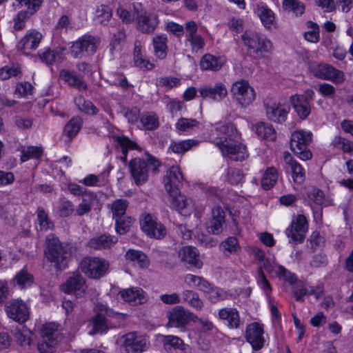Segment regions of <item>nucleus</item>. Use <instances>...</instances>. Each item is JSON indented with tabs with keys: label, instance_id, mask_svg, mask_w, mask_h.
Here are the masks:
<instances>
[{
	"label": "nucleus",
	"instance_id": "f257e3e1",
	"mask_svg": "<svg viewBox=\"0 0 353 353\" xmlns=\"http://www.w3.org/2000/svg\"><path fill=\"white\" fill-rule=\"evenodd\" d=\"M44 255L50 263H53L57 270H62L67 266L70 251L67 245L61 243L54 234H49L46 238Z\"/></svg>",
	"mask_w": 353,
	"mask_h": 353
},
{
	"label": "nucleus",
	"instance_id": "f03ea898",
	"mask_svg": "<svg viewBox=\"0 0 353 353\" xmlns=\"http://www.w3.org/2000/svg\"><path fill=\"white\" fill-rule=\"evenodd\" d=\"M160 162L154 157L148 155L145 159L134 158L129 162L130 174L137 185L145 183L148 179V172H159Z\"/></svg>",
	"mask_w": 353,
	"mask_h": 353
},
{
	"label": "nucleus",
	"instance_id": "7ed1b4c3",
	"mask_svg": "<svg viewBox=\"0 0 353 353\" xmlns=\"http://www.w3.org/2000/svg\"><path fill=\"white\" fill-rule=\"evenodd\" d=\"M241 39L248 51L257 57H263L273 49L272 42L264 35L256 32L246 30L241 35Z\"/></svg>",
	"mask_w": 353,
	"mask_h": 353
},
{
	"label": "nucleus",
	"instance_id": "20e7f679",
	"mask_svg": "<svg viewBox=\"0 0 353 353\" xmlns=\"http://www.w3.org/2000/svg\"><path fill=\"white\" fill-rule=\"evenodd\" d=\"M133 7L137 29L143 34L153 33L159 24L158 15L148 11L141 3H134Z\"/></svg>",
	"mask_w": 353,
	"mask_h": 353
},
{
	"label": "nucleus",
	"instance_id": "39448f33",
	"mask_svg": "<svg viewBox=\"0 0 353 353\" xmlns=\"http://www.w3.org/2000/svg\"><path fill=\"white\" fill-rule=\"evenodd\" d=\"M101 43V39L91 34H85L74 41L70 47L71 54L77 59L94 54Z\"/></svg>",
	"mask_w": 353,
	"mask_h": 353
},
{
	"label": "nucleus",
	"instance_id": "423d86ee",
	"mask_svg": "<svg viewBox=\"0 0 353 353\" xmlns=\"http://www.w3.org/2000/svg\"><path fill=\"white\" fill-rule=\"evenodd\" d=\"M311 141V132L303 130H296L291 135L290 149L301 160H308L312 157V152L307 148Z\"/></svg>",
	"mask_w": 353,
	"mask_h": 353
},
{
	"label": "nucleus",
	"instance_id": "0eeeda50",
	"mask_svg": "<svg viewBox=\"0 0 353 353\" xmlns=\"http://www.w3.org/2000/svg\"><path fill=\"white\" fill-rule=\"evenodd\" d=\"M214 145L219 148L223 157H228L232 161H241L248 156L245 145L237 140L230 141V140L220 139L214 141Z\"/></svg>",
	"mask_w": 353,
	"mask_h": 353
},
{
	"label": "nucleus",
	"instance_id": "6e6552de",
	"mask_svg": "<svg viewBox=\"0 0 353 353\" xmlns=\"http://www.w3.org/2000/svg\"><path fill=\"white\" fill-rule=\"evenodd\" d=\"M231 92L242 107L250 105L255 99V91L249 83L243 79L236 81L233 83Z\"/></svg>",
	"mask_w": 353,
	"mask_h": 353
},
{
	"label": "nucleus",
	"instance_id": "1a4fd4ad",
	"mask_svg": "<svg viewBox=\"0 0 353 353\" xmlns=\"http://www.w3.org/2000/svg\"><path fill=\"white\" fill-rule=\"evenodd\" d=\"M109 267V263L99 257H85L81 263V268L88 276L99 279L103 276Z\"/></svg>",
	"mask_w": 353,
	"mask_h": 353
},
{
	"label": "nucleus",
	"instance_id": "9d476101",
	"mask_svg": "<svg viewBox=\"0 0 353 353\" xmlns=\"http://www.w3.org/2000/svg\"><path fill=\"white\" fill-rule=\"evenodd\" d=\"M97 313L92 318V329L89 331L90 335L103 333L108 329L106 317L114 316L118 314L112 309L103 304H99L96 306Z\"/></svg>",
	"mask_w": 353,
	"mask_h": 353
},
{
	"label": "nucleus",
	"instance_id": "9b49d317",
	"mask_svg": "<svg viewBox=\"0 0 353 353\" xmlns=\"http://www.w3.org/2000/svg\"><path fill=\"white\" fill-rule=\"evenodd\" d=\"M308 229V223L306 217L303 214H299L294 217L290 225L285 230V234L292 241L301 243L305 238V234Z\"/></svg>",
	"mask_w": 353,
	"mask_h": 353
},
{
	"label": "nucleus",
	"instance_id": "f8f14e48",
	"mask_svg": "<svg viewBox=\"0 0 353 353\" xmlns=\"http://www.w3.org/2000/svg\"><path fill=\"white\" fill-rule=\"evenodd\" d=\"M8 316L19 324L24 323L29 319L30 309L27 304L20 299H12L5 305Z\"/></svg>",
	"mask_w": 353,
	"mask_h": 353
},
{
	"label": "nucleus",
	"instance_id": "ddd939ff",
	"mask_svg": "<svg viewBox=\"0 0 353 353\" xmlns=\"http://www.w3.org/2000/svg\"><path fill=\"white\" fill-rule=\"evenodd\" d=\"M119 343L127 353H141L148 349V341L136 332H129L119 339Z\"/></svg>",
	"mask_w": 353,
	"mask_h": 353
},
{
	"label": "nucleus",
	"instance_id": "4468645a",
	"mask_svg": "<svg viewBox=\"0 0 353 353\" xmlns=\"http://www.w3.org/2000/svg\"><path fill=\"white\" fill-rule=\"evenodd\" d=\"M140 223L142 230L150 238L161 239L167 234L165 227L150 214L143 215Z\"/></svg>",
	"mask_w": 353,
	"mask_h": 353
},
{
	"label": "nucleus",
	"instance_id": "2eb2a0df",
	"mask_svg": "<svg viewBox=\"0 0 353 353\" xmlns=\"http://www.w3.org/2000/svg\"><path fill=\"white\" fill-rule=\"evenodd\" d=\"M183 176L179 166H172L167 172L163 181L170 196L179 194Z\"/></svg>",
	"mask_w": 353,
	"mask_h": 353
},
{
	"label": "nucleus",
	"instance_id": "dca6fc26",
	"mask_svg": "<svg viewBox=\"0 0 353 353\" xmlns=\"http://www.w3.org/2000/svg\"><path fill=\"white\" fill-rule=\"evenodd\" d=\"M263 333V325L258 323H252L247 326L245 338L254 350H259L264 346Z\"/></svg>",
	"mask_w": 353,
	"mask_h": 353
},
{
	"label": "nucleus",
	"instance_id": "f3484780",
	"mask_svg": "<svg viewBox=\"0 0 353 353\" xmlns=\"http://www.w3.org/2000/svg\"><path fill=\"white\" fill-rule=\"evenodd\" d=\"M314 75L319 79L332 81L336 83H342L344 80V74L330 65L320 63L312 68Z\"/></svg>",
	"mask_w": 353,
	"mask_h": 353
},
{
	"label": "nucleus",
	"instance_id": "a211bd4d",
	"mask_svg": "<svg viewBox=\"0 0 353 353\" xmlns=\"http://www.w3.org/2000/svg\"><path fill=\"white\" fill-rule=\"evenodd\" d=\"M168 327H179L187 324L190 320H194L198 317L192 313L185 310L181 306H176L172 309L168 314Z\"/></svg>",
	"mask_w": 353,
	"mask_h": 353
},
{
	"label": "nucleus",
	"instance_id": "6ab92c4d",
	"mask_svg": "<svg viewBox=\"0 0 353 353\" xmlns=\"http://www.w3.org/2000/svg\"><path fill=\"white\" fill-rule=\"evenodd\" d=\"M264 106L268 118L274 122L283 123L285 121L288 110L284 106L276 103V100L268 97L264 100Z\"/></svg>",
	"mask_w": 353,
	"mask_h": 353
},
{
	"label": "nucleus",
	"instance_id": "aec40b11",
	"mask_svg": "<svg viewBox=\"0 0 353 353\" xmlns=\"http://www.w3.org/2000/svg\"><path fill=\"white\" fill-rule=\"evenodd\" d=\"M292 294L299 302L304 301V296L314 295L316 299L323 295V289L321 285L307 288L302 281L296 282L292 289Z\"/></svg>",
	"mask_w": 353,
	"mask_h": 353
},
{
	"label": "nucleus",
	"instance_id": "412c9836",
	"mask_svg": "<svg viewBox=\"0 0 353 353\" xmlns=\"http://www.w3.org/2000/svg\"><path fill=\"white\" fill-rule=\"evenodd\" d=\"M85 279L80 274H74L62 285V290L67 294L74 293L77 297H81L85 290Z\"/></svg>",
	"mask_w": 353,
	"mask_h": 353
},
{
	"label": "nucleus",
	"instance_id": "4be33fe9",
	"mask_svg": "<svg viewBox=\"0 0 353 353\" xmlns=\"http://www.w3.org/2000/svg\"><path fill=\"white\" fill-rule=\"evenodd\" d=\"M119 294L124 301L132 305H141L148 301L146 292L139 287H132L122 290L119 292Z\"/></svg>",
	"mask_w": 353,
	"mask_h": 353
},
{
	"label": "nucleus",
	"instance_id": "5701e85b",
	"mask_svg": "<svg viewBox=\"0 0 353 353\" xmlns=\"http://www.w3.org/2000/svg\"><path fill=\"white\" fill-rule=\"evenodd\" d=\"M42 39V34L35 30H29L25 36L20 40L17 47L23 53H28L29 51L35 50Z\"/></svg>",
	"mask_w": 353,
	"mask_h": 353
},
{
	"label": "nucleus",
	"instance_id": "b1692460",
	"mask_svg": "<svg viewBox=\"0 0 353 353\" xmlns=\"http://www.w3.org/2000/svg\"><path fill=\"white\" fill-rule=\"evenodd\" d=\"M59 77L69 86L74 88L79 91L88 89V85L83 77L81 74H78L74 70L63 69L59 72Z\"/></svg>",
	"mask_w": 353,
	"mask_h": 353
},
{
	"label": "nucleus",
	"instance_id": "393cba45",
	"mask_svg": "<svg viewBox=\"0 0 353 353\" xmlns=\"http://www.w3.org/2000/svg\"><path fill=\"white\" fill-rule=\"evenodd\" d=\"M219 319L226 323L230 329H239L241 326L239 312L236 308L225 307L218 312Z\"/></svg>",
	"mask_w": 353,
	"mask_h": 353
},
{
	"label": "nucleus",
	"instance_id": "a878e982",
	"mask_svg": "<svg viewBox=\"0 0 353 353\" xmlns=\"http://www.w3.org/2000/svg\"><path fill=\"white\" fill-rule=\"evenodd\" d=\"M198 250L192 246H184L179 252L181 260L197 269L201 268L203 262L199 259Z\"/></svg>",
	"mask_w": 353,
	"mask_h": 353
},
{
	"label": "nucleus",
	"instance_id": "bb28decb",
	"mask_svg": "<svg viewBox=\"0 0 353 353\" xmlns=\"http://www.w3.org/2000/svg\"><path fill=\"white\" fill-rule=\"evenodd\" d=\"M171 208L178 211L180 214L186 215L190 214L193 210L192 199L188 198L185 195L179 194L170 196Z\"/></svg>",
	"mask_w": 353,
	"mask_h": 353
},
{
	"label": "nucleus",
	"instance_id": "cd10ccee",
	"mask_svg": "<svg viewBox=\"0 0 353 353\" xmlns=\"http://www.w3.org/2000/svg\"><path fill=\"white\" fill-rule=\"evenodd\" d=\"M283 159L288 168L292 172V176L296 183H302L305 179V171L300 163L293 159L288 152L283 153Z\"/></svg>",
	"mask_w": 353,
	"mask_h": 353
},
{
	"label": "nucleus",
	"instance_id": "c85d7f7f",
	"mask_svg": "<svg viewBox=\"0 0 353 353\" xmlns=\"http://www.w3.org/2000/svg\"><path fill=\"white\" fill-rule=\"evenodd\" d=\"M199 92L203 98H210L218 101H221L228 94L226 87L222 83H216L213 88H201Z\"/></svg>",
	"mask_w": 353,
	"mask_h": 353
},
{
	"label": "nucleus",
	"instance_id": "c756f323",
	"mask_svg": "<svg viewBox=\"0 0 353 353\" xmlns=\"http://www.w3.org/2000/svg\"><path fill=\"white\" fill-rule=\"evenodd\" d=\"M143 43L140 40H135L134 43L133 62L136 67L143 70H151L154 68V63L143 57Z\"/></svg>",
	"mask_w": 353,
	"mask_h": 353
},
{
	"label": "nucleus",
	"instance_id": "7c9ffc66",
	"mask_svg": "<svg viewBox=\"0 0 353 353\" xmlns=\"http://www.w3.org/2000/svg\"><path fill=\"white\" fill-rule=\"evenodd\" d=\"M225 223V212L218 206L212 210V219L208 225L209 232L213 234H219L223 231V225Z\"/></svg>",
	"mask_w": 353,
	"mask_h": 353
},
{
	"label": "nucleus",
	"instance_id": "2f4dec72",
	"mask_svg": "<svg viewBox=\"0 0 353 353\" xmlns=\"http://www.w3.org/2000/svg\"><path fill=\"white\" fill-rule=\"evenodd\" d=\"M118 241V238L110 234H103L90 239L88 245L94 250L109 249Z\"/></svg>",
	"mask_w": 353,
	"mask_h": 353
},
{
	"label": "nucleus",
	"instance_id": "473e14b6",
	"mask_svg": "<svg viewBox=\"0 0 353 353\" xmlns=\"http://www.w3.org/2000/svg\"><path fill=\"white\" fill-rule=\"evenodd\" d=\"M116 141L118 144L117 150L121 152V155L119 156L118 159L125 163L127 162L128 150H140L138 144L126 136H118L116 137Z\"/></svg>",
	"mask_w": 353,
	"mask_h": 353
},
{
	"label": "nucleus",
	"instance_id": "72a5a7b5",
	"mask_svg": "<svg viewBox=\"0 0 353 353\" xmlns=\"http://www.w3.org/2000/svg\"><path fill=\"white\" fill-rule=\"evenodd\" d=\"M63 48L51 50L45 48L38 52V57L41 62L47 65H52L54 63L62 61L63 59Z\"/></svg>",
	"mask_w": 353,
	"mask_h": 353
},
{
	"label": "nucleus",
	"instance_id": "f704fd0d",
	"mask_svg": "<svg viewBox=\"0 0 353 353\" xmlns=\"http://www.w3.org/2000/svg\"><path fill=\"white\" fill-rule=\"evenodd\" d=\"M216 135L217 137L214 139L213 143L214 141H219L220 139L227 141H234L236 140L239 137L238 132L233 123H228L224 125H221L219 127H216Z\"/></svg>",
	"mask_w": 353,
	"mask_h": 353
},
{
	"label": "nucleus",
	"instance_id": "c9c22d12",
	"mask_svg": "<svg viewBox=\"0 0 353 353\" xmlns=\"http://www.w3.org/2000/svg\"><path fill=\"white\" fill-rule=\"evenodd\" d=\"M168 37L165 34H157L152 39L154 55L159 59H164L168 54Z\"/></svg>",
	"mask_w": 353,
	"mask_h": 353
},
{
	"label": "nucleus",
	"instance_id": "e433bc0d",
	"mask_svg": "<svg viewBox=\"0 0 353 353\" xmlns=\"http://www.w3.org/2000/svg\"><path fill=\"white\" fill-rule=\"evenodd\" d=\"M223 64L221 57H217L210 54L203 55L200 61L199 65L202 70L217 71Z\"/></svg>",
	"mask_w": 353,
	"mask_h": 353
},
{
	"label": "nucleus",
	"instance_id": "4c0bfd02",
	"mask_svg": "<svg viewBox=\"0 0 353 353\" xmlns=\"http://www.w3.org/2000/svg\"><path fill=\"white\" fill-rule=\"evenodd\" d=\"M291 102L298 116L301 119H305L310 114L311 104L305 101L303 97H291Z\"/></svg>",
	"mask_w": 353,
	"mask_h": 353
},
{
	"label": "nucleus",
	"instance_id": "58836bf2",
	"mask_svg": "<svg viewBox=\"0 0 353 353\" xmlns=\"http://www.w3.org/2000/svg\"><path fill=\"white\" fill-rule=\"evenodd\" d=\"M34 276L23 268L17 273L12 279L14 285H18L21 289L30 287L34 283Z\"/></svg>",
	"mask_w": 353,
	"mask_h": 353
},
{
	"label": "nucleus",
	"instance_id": "ea45409f",
	"mask_svg": "<svg viewBox=\"0 0 353 353\" xmlns=\"http://www.w3.org/2000/svg\"><path fill=\"white\" fill-rule=\"evenodd\" d=\"M12 333L21 346H28L31 343L32 332L25 326H17L12 330Z\"/></svg>",
	"mask_w": 353,
	"mask_h": 353
},
{
	"label": "nucleus",
	"instance_id": "a19ab883",
	"mask_svg": "<svg viewBox=\"0 0 353 353\" xmlns=\"http://www.w3.org/2000/svg\"><path fill=\"white\" fill-rule=\"evenodd\" d=\"M256 13L265 27L270 28L274 23V14L265 4L263 3L258 4Z\"/></svg>",
	"mask_w": 353,
	"mask_h": 353
},
{
	"label": "nucleus",
	"instance_id": "79ce46f5",
	"mask_svg": "<svg viewBox=\"0 0 353 353\" xmlns=\"http://www.w3.org/2000/svg\"><path fill=\"white\" fill-rule=\"evenodd\" d=\"M199 141L195 139H187L181 141H172L169 150L176 154H183L199 145Z\"/></svg>",
	"mask_w": 353,
	"mask_h": 353
},
{
	"label": "nucleus",
	"instance_id": "37998d69",
	"mask_svg": "<svg viewBox=\"0 0 353 353\" xmlns=\"http://www.w3.org/2000/svg\"><path fill=\"white\" fill-rule=\"evenodd\" d=\"M112 10L108 6L100 5L96 7L94 13V21L101 25H106L112 18Z\"/></svg>",
	"mask_w": 353,
	"mask_h": 353
},
{
	"label": "nucleus",
	"instance_id": "c03bdc74",
	"mask_svg": "<svg viewBox=\"0 0 353 353\" xmlns=\"http://www.w3.org/2000/svg\"><path fill=\"white\" fill-rule=\"evenodd\" d=\"M185 283L190 287L197 288L199 290L205 292L209 288L210 283L203 277L188 274L184 278Z\"/></svg>",
	"mask_w": 353,
	"mask_h": 353
},
{
	"label": "nucleus",
	"instance_id": "a18cd8bd",
	"mask_svg": "<svg viewBox=\"0 0 353 353\" xmlns=\"http://www.w3.org/2000/svg\"><path fill=\"white\" fill-rule=\"evenodd\" d=\"M41 336L51 343L58 342L59 332L58 325L54 323H49L43 325L41 330Z\"/></svg>",
	"mask_w": 353,
	"mask_h": 353
},
{
	"label": "nucleus",
	"instance_id": "49530a36",
	"mask_svg": "<svg viewBox=\"0 0 353 353\" xmlns=\"http://www.w3.org/2000/svg\"><path fill=\"white\" fill-rule=\"evenodd\" d=\"M204 293L206 294L208 300L212 303L226 300L230 296L226 291L214 287L210 283L209 288L205 290Z\"/></svg>",
	"mask_w": 353,
	"mask_h": 353
},
{
	"label": "nucleus",
	"instance_id": "de8ad7c7",
	"mask_svg": "<svg viewBox=\"0 0 353 353\" xmlns=\"http://www.w3.org/2000/svg\"><path fill=\"white\" fill-rule=\"evenodd\" d=\"M219 248L226 255L234 254L241 250V247L239 244L238 240L234 236H229L226 238L220 243Z\"/></svg>",
	"mask_w": 353,
	"mask_h": 353
},
{
	"label": "nucleus",
	"instance_id": "09e8293b",
	"mask_svg": "<svg viewBox=\"0 0 353 353\" xmlns=\"http://www.w3.org/2000/svg\"><path fill=\"white\" fill-rule=\"evenodd\" d=\"M83 124V121L79 117H72L65 125L64 134L71 140L79 132Z\"/></svg>",
	"mask_w": 353,
	"mask_h": 353
},
{
	"label": "nucleus",
	"instance_id": "8fccbe9b",
	"mask_svg": "<svg viewBox=\"0 0 353 353\" xmlns=\"http://www.w3.org/2000/svg\"><path fill=\"white\" fill-rule=\"evenodd\" d=\"M161 338L163 347L167 351H171L172 349L185 350V344L183 341L177 336L168 335L161 336Z\"/></svg>",
	"mask_w": 353,
	"mask_h": 353
},
{
	"label": "nucleus",
	"instance_id": "3c124183",
	"mask_svg": "<svg viewBox=\"0 0 353 353\" xmlns=\"http://www.w3.org/2000/svg\"><path fill=\"white\" fill-rule=\"evenodd\" d=\"M278 179V172L276 168L270 167L266 169L261 179V187L264 190H270L276 183Z\"/></svg>",
	"mask_w": 353,
	"mask_h": 353
},
{
	"label": "nucleus",
	"instance_id": "603ef678",
	"mask_svg": "<svg viewBox=\"0 0 353 353\" xmlns=\"http://www.w3.org/2000/svg\"><path fill=\"white\" fill-rule=\"evenodd\" d=\"M17 3L13 4L15 8L26 7L28 13L34 14L41 8L43 0H15Z\"/></svg>",
	"mask_w": 353,
	"mask_h": 353
},
{
	"label": "nucleus",
	"instance_id": "864d4df0",
	"mask_svg": "<svg viewBox=\"0 0 353 353\" xmlns=\"http://www.w3.org/2000/svg\"><path fill=\"white\" fill-rule=\"evenodd\" d=\"M79 110L88 115H96L99 109L90 101L79 96L74 99Z\"/></svg>",
	"mask_w": 353,
	"mask_h": 353
},
{
	"label": "nucleus",
	"instance_id": "5fc2aeb1",
	"mask_svg": "<svg viewBox=\"0 0 353 353\" xmlns=\"http://www.w3.org/2000/svg\"><path fill=\"white\" fill-rule=\"evenodd\" d=\"M255 131L257 135L263 139L270 141H274L276 139L275 130L268 123H257L255 126Z\"/></svg>",
	"mask_w": 353,
	"mask_h": 353
},
{
	"label": "nucleus",
	"instance_id": "6e6d98bb",
	"mask_svg": "<svg viewBox=\"0 0 353 353\" xmlns=\"http://www.w3.org/2000/svg\"><path fill=\"white\" fill-rule=\"evenodd\" d=\"M128 205L129 202L126 199H119L114 201L110 205V210L112 213L113 219L127 215L125 212Z\"/></svg>",
	"mask_w": 353,
	"mask_h": 353
},
{
	"label": "nucleus",
	"instance_id": "4d7b16f0",
	"mask_svg": "<svg viewBox=\"0 0 353 353\" xmlns=\"http://www.w3.org/2000/svg\"><path fill=\"white\" fill-rule=\"evenodd\" d=\"M140 121L143 128L147 130H156L159 125V118L153 112L144 113L141 116Z\"/></svg>",
	"mask_w": 353,
	"mask_h": 353
},
{
	"label": "nucleus",
	"instance_id": "13d9d810",
	"mask_svg": "<svg viewBox=\"0 0 353 353\" xmlns=\"http://www.w3.org/2000/svg\"><path fill=\"white\" fill-rule=\"evenodd\" d=\"M21 162H25L30 159H40L43 153V148L39 146H28L26 148H23L21 150Z\"/></svg>",
	"mask_w": 353,
	"mask_h": 353
},
{
	"label": "nucleus",
	"instance_id": "bf43d9fd",
	"mask_svg": "<svg viewBox=\"0 0 353 353\" xmlns=\"http://www.w3.org/2000/svg\"><path fill=\"white\" fill-rule=\"evenodd\" d=\"M37 216L41 230L47 231L54 228V225L53 222L49 219L48 213L42 207L37 208Z\"/></svg>",
	"mask_w": 353,
	"mask_h": 353
},
{
	"label": "nucleus",
	"instance_id": "052dcab7",
	"mask_svg": "<svg viewBox=\"0 0 353 353\" xmlns=\"http://www.w3.org/2000/svg\"><path fill=\"white\" fill-rule=\"evenodd\" d=\"M114 220L115 230L116 232L119 234H124L128 232L130 228L134 221V219L128 215L116 218Z\"/></svg>",
	"mask_w": 353,
	"mask_h": 353
},
{
	"label": "nucleus",
	"instance_id": "680f3d73",
	"mask_svg": "<svg viewBox=\"0 0 353 353\" xmlns=\"http://www.w3.org/2000/svg\"><path fill=\"white\" fill-rule=\"evenodd\" d=\"M125 258L130 261L137 262L141 268H145L148 265L147 256L139 250H129L125 254Z\"/></svg>",
	"mask_w": 353,
	"mask_h": 353
},
{
	"label": "nucleus",
	"instance_id": "e2e57ef3",
	"mask_svg": "<svg viewBox=\"0 0 353 353\" xmlns=\"http://www.w3.org/2000/svg\"><path fill=\"white\" fill-rule=\"evenodd\" d=\"M199 125V122L195 119L181 117L176 123L175 128L179 132H185L190 131Z\"/></svg>",
	"mask_w": 353,
	"mask_h": 353
},
{
	"label": "nucleus",
	"instance_id": "0e129e2a",
	"mask_svg": "<svg viewBox=\"0 0 353 353\" xmlns=\"http://www.w3.org/2000/svg\"><path fill=\"white\" fill-rule=\"evenodd\" d=\"M74 205L72 201L65 197L61 198L57 208V213L60 217L65 218L74 212Z\"/></svg>",
	"mask_w": 353,
	"mask_h": 353
},
{
	"label": "nucleus",
	"instance_id": "69168bd1",
	"mask_svg": "<svg viewBox=\"0 0 353 353\" xmlns=\"http://www.w3.org/2000/svg\"><path fill=\"white\" fill-rule=\"evenodd\" d=\"M257 284L260 288L263 291L267 297H270L272 288L268 280L267 279L263 270L262 266L259 267L257 270Z\"/></svg>",
	"mask_w": 353,
	"mask_h": 353
},
{
	"label": "nucleus",
	"instance_id": "338daca9",
	"mask_svg": "<svg viewBox=\"0 0 353 353\" xmlns=\"http://www.w3.org/2000/svg\"><path fill=\"white\" fill-rule=\"evenodd\" d=\"M283 8L285 10L292 11L298 16L304 12L305 6L299 0H283Z\"/></svg>",
	"mask_w": 353,
	"mask_h": 353
},
{
	"label": "nucleus",
	"instance_id": "774afa93",
	"mask_svg": "<svg viewBox=\"0 0 353 353\" xmlns=\"http://www.w3.org/2000/svg\"><path fill=\"white\" fill-rule=\"evenodd\" d=\"M307 28L310 29L304 34L305 39L312 43H317L319 41V27L317 23L309 21L307 22Z\"/></svg>",
	"mask_w": 353,
	"mask_h": 353
}]
</instances>
